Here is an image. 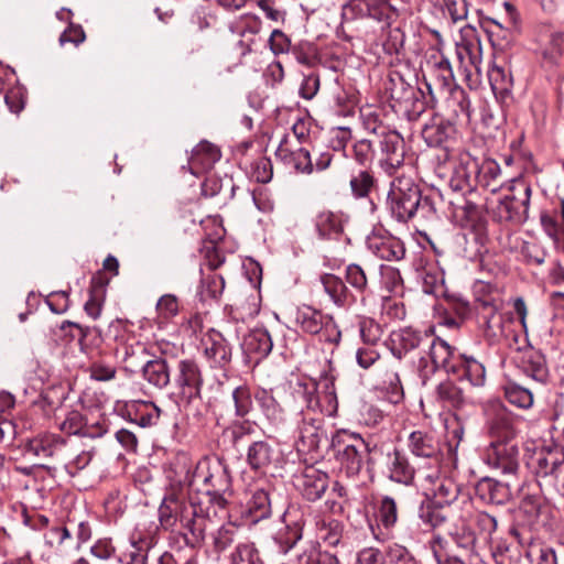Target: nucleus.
<instances>
[{"label": "nucleus", "instance_id": "nucleus-19", "mask_svg": "<svg viewBox=\"0 0 564 564\" xmlns=\"http://www.w3.org/2000/svg\"><path fill=\"white\" fill-rule=\"evenodd\" d=\"M409 0H365L366 15L389 28L405 11Z\"/></svg>", "mask_w": 564, "mask_h": 564}, {"label": "nucleus", "instance_id": "nucleus-26", "mask_svg": "<svg viewBox=\"0 0 564 564\" xmlns=\"http://www.w3.org/2000/svg\"><path fill=\"white\" fill-rule=\"evenodd\" d=\"M304 399L307 408L326 416H335L338 410V400L335 390H305Z\"/></svg>", "mask_w": 564, "mask_h": 564}, {"label": "nucleus", "instance_id": "nucleus-57", "mask_svg": "<svg viewBox=\"0 0 564 564\" xmlns=\"http://www.w3.org/2000/svg\"><path fill=\"white\" fill-rule=\"evenodd\" d=\"M443 11L456 23L468 15L467 0H443Z\"/></svg>", "mask_w": 564, "mask_h": 564}, {"label": "nucleus", "instance_id": "nucleus-59", "mask_svg": "<svg viewBox=\"0 0 564 564\" xmlns=\"http://www.w3.org/2000/svg\"><path fill=\"white\" fill-rule=\"evenodd\" d=\"M291 52L295 59L302 65L311 66L316 57V50L314 45L308 42H301L294 45Z\"/></svg>", "mask_w": 564, "mask_h": 564}, {"label": "nucleus", "instance_id": "nucleus-52", "mask_svg": "<svg viewBox=\"0 0 564 564\" xmlns=\"http://www.w3.org/2000/svg\"><path fill=\"white\" fill-rule=\"evenodd\" d=\"M178 383L183 388H199L202 379L198 368L194 362L182 361L180 364Z\"/></svg>", "mask_w": 564, "mask_h": 564}, {"label": "nucleus", "instance_id": "nucleus-33", "mask_svg": "<svg viewBox=\"0 0 564 564\" xmlns=\"http://www.w3.org/2000/svg\"><path fill=\"white\" fill-rule=\"evenodd\" d=\"M315 227L321 238H336L343 232V216L329 210L321 212L315 218Z\"/></svg>", "mask_w": 564, "mask_h": 564}, {"label": "nucleus", "instance_id": "nucleus-27", "mask_svg": "<svg viewBox=\"0 0 564 564\" xmlns=\"http://www.w3.org/2000/svg\"><path fill=\"white\" fill-rule=\"evenodd\" d=\"M432 76L440 83L442 89H448L454 84V73L449 59L438 48L426 61Z\"/></svg>", "mask_w": 564, "mask_h": 564}, {"label": "nucleus", "instance_id": "nucleus-42", "mask_svg": "<svg viewBox=\"0 0 564 564\" xmlns=\"http://www.w3.org/2000/svg\"><path fill=\"white\" fill-rule=\"evenodd\" d=\"M543 57L555 63L564 54V32L552 30L542 51Z\"/></svg>", "mask_w": 564, "mask_h": 564}, {"label": "nucleus", "instance_id": "nucleus-47", "mask_svg": "<svg viewBox=\"0 0 564 564\" xmlns=\"http://www.w3.org/2000/svg\"><path fill=\"white\" fill-rule=\"evenodd\" d=\"M231 564H263L253 543H242L234 549Z\"/></svg>", "mask_w": 564, "mask_h": 564}, {"label": "nucleus", "instance_id": "nucleus-9", "mask_svg": "<svg viewBox=\"0 0 564 564\" xmlns=\"http://www.w3.org/2000/svg\"><path fill=\"white\" fill-rule=\"evenodd\" d=\"M379 141V164L388 174H393L404 162L405 143L403 137L390 129L382 132Z\"/></svg>", "mask_w": 564, "mask_h": 564}, {"label": "nucleus", "instance_id": "nucleus-60", "mask_svg": "<svg viewBox=\"0 0 564 564\" xmlns=\"http://www.w3.org/2000/svg\"><path fill=\"white\" fill-rule=\"evenodd\" d=\"M508 402L519 409H529L533 404L531 390H505Z\"/></svg>", "mask_w": 564, "mask_h": 564}, {"label": "nucleus", "instance_id": "nucleus-44", "mask_svg": "<svg viewBox=\"0 0 564 564\" xmlns=\"http://www.w3.org/2000/svg\"><path fill=\"white\" fill-rule=\"evenodd\" d=\"M378 520L386 529H391L398 521V507L395 500L390 496H384L378 507Z\"/></svg>", "mask_w": 564, "mask_h": 564}, {"label": "nucleus", "instance_id": "nucleus-54", "mask_svg": "<svg viewBox=\"0 0 564 564\" xmlns=\"http://www.w3.org/2000/svg\"><path fill=\"white\" fill-rule=\"evenodd\" d=\"M462 380H466L474 388L482 387L486 380L485 367L476 360L467 361Z\"/></svg>", "mask_w": 564, "mask_h": 564}, {"label": "nucleus", "instance_id": "nucleus-53", "mask_svg": "<svg viewBox=\"0 0 564 564\" xmlns=\"http://www.w3.org/2000/svg\"><path fill=\"white\" fill-rule=\"evenodd\" d=\"M180 503L175 499H165L159 509L160 523L164 529L175 527L178 518Z\"/></svg>", "mask_w": 564, "mask_h": 564}, {"label": "nucleus", "instance_id": "nucleus-8", "mask_svg": "<svg viewBox=\"0 0 564 564\" xmlns=\"http://www.w3.org/2000/svg\"><path fill=\"white\" fill-rule=\"evenodd\" d=\"M424 346L429 347L431 365H427L424 357L420 358L419 375L422 379L421 383L423 386L427 384L429 375L434 373L440 369H444L447 372L449 369L454 368L449 361L455 352V348L440 337L432 338L430 336L429 341Z\"/></svg>", "mask_w": 564, "mask_h": 564}, {"label": "nucleus", "instance_id": "nucleus-51", "mask_svg": "<svg viewBox=\"0 0 564 564\" xmlns=\"http://www.w3.org/2000/svg\"><path fill=\"white\" fill-rule=\"evenodd\" d=\"M144 377L148 382L156 388H163L169 383V375L165 365L160 361H151L144 367Z\"/></svg>", "mask_w": 564, "mask_h": 564}, {"label": "nucleus", "instance_id": "nucleus-3", "mask_svg": "<svg viewBox=\"0 0 564 564\" xmlns=\"http://www.w3.org/2000/svg\"><path fill=\"white\" fill-rule=\"evenodd\" d=\"M332 448L336 460L348 476L359 475L365 464L368 471L373 469L372 454H378V449H370L361 436L338 432L332 438Z\"/></svg>", "mask_w": 564, "mask_h": 564}, {"label": "nucleus", "instance_id": "nucleus-23", "mask_svg": "<svg viewBox=\"0 0 564 564\" xmlns=\"http://www.w3.org/2000/svg\"><path fill=\"white\" fill-rule=\"evenodd\" d=\"M475 490L482 501L492 505H505L512 496L509 482H501L489 477L481 478L477 482Z\"/></svg>", "mask_w": 564, "mask_h": 564}, {"label": "nucleus", "instance_id": "nucleus-62", "mask_svg": "<svg viewBox=\"0 0 564 564\" xmlns=\"http://www.w3.org/2000/svg\"><path fill=\"white\" fill-rule=\"evenodd\" d=\"M269 45L274 55L284 54L292 50L288 35L278 29L272 31Z\"/></svg>", "mask_w": 564, "mask_h": 564}, {"label": "nucleus", "instance_id": "nucleus-64", "mask_svg": "<svg viewBox=\"0 0 564 564\" xmlns=\"http://www.w3.org/2000/svg\"><path fill=\"white\" fill-rule=\"evenodd\" d=\"M379 358L380 354L375 348V346L365 345L358 348L356 351L357 364L365 369L372 366L377 360H379Z\"/></svg>", "mask_w": 564, "mask_h": 564}, {"label": "nucleus", "instance_id": "nucleus-12", "mask_svg": "<svg viewBox=\"0 0 564 564\" xmlns=\"http://www.w3.org/2000/svg\"><path fill=\"white\" fill-rule=\"evenodd\" d=\"M383 457L382 474L386 475L391 481L412 485L416 474L415 467H413L408 457L398 448L387 451H378Z\"/></svg>", "mask_w": 564, "mask_h": 564}, {"label": "nucleus", "instance_id": "nucleus-49", "mask_svg": "<svg viewBox=\"0 0 564 564\" xmlns=\"http://www.w3.org/2000/svg\"><path fill=\"white\" fill-rule=\"evenodd\" d=\"M359 332L364 345L368 346H376L383 335L381 325L371 318H365L359 323Z\"/></svg>", "mask_w": 564, "mask_h": 564}, {"label": "nucleus", "instance_id": "nucleus-4", "mask_svg": "<svg viewBox=\"0 0 564 564\" xmlns=\"http://www.w3.org/2000/svg\"><path fill=\"white\" fill-rule=\"evenodd\" d=\"M503 194L498 199L495 215L500 221L523 224L529 218L531 186L523 178H513L500 185Z\"/></svg>", "mask_w": 564, "mask_h": 564}, {"label": "nucleus", "instance_id": "nucleus-40", "mask_svg": "<svg viewBox=\"0 0 564 564\" xmlns=\"http://www.w3.org/2000/svg\"><path fill=\"white\" fill-rule=\"evenodd\" d=\"M299 564H340L338 556L321 546H313L299 555Z\"/></svg>", "mask_w": 564, "mask_h": 564}, {"label": "nucleus", "instance_id": "nucleus-6", "mask_svg": "<svg viewBox=\"0 0 564 564\" xmlns=\"http://www.w3.org/2000/svg\"><path fill=\"white\" fill-rule=\"evenodd\" d=\"M296 325L305 333L318 335L319 339L332 345H338L341 338L334 318L311 306H302L295 313Z\"/></svg>", "mask_w": 564, "mask_h": 564}, {"label": "nucleus", "instance_id": "nucleus-2", "mask_svg": "<svg viewBox=\"0 0 564 564\" xmlns=\"http://www.w3.org/2000/svg\"><path fill=\"white\" fill-rule=\"evenodd\" d=\"M214 477H217V482H214V506H217L220 511L219 513L215 511V516L219 521H227L220 524L218 534L214 538V550L229 551L236 547L234 539L239 518L237 513H232L231 478L221 458H218V468H214Z\"/></svg>", "mask_w": 564, "mask_h": 564}, {"label": "nucleus", "instance_id": "nucleus-21", "mask_svg": "<svg viewBox=\"0 0 564 564\" xmlns=\"http://www.w3.org/2000/svg\"><path fill=\"white\" fill-rule=\"evenodd\" d=\"M456 56L468 86L476 87L481 74V48L456 43Z\"/></svg>", "mask_w": 564, "mask_h": 564}, {"label": "nucleus", "instance_id": "nucleus-34", "mask_svg": "<svg viewBox=\"0 0 564 564\" xmlns=\"http://www.w3.org/2000/svg\"><path fill=\"white\" fill-rule=\"evenodd\" d=\"M247 513L251 522H258L271 514V502L269 492L264 489H257L247 503Z\"/></svg>", "mask_w": 564, "mask_h": 564}, {"label": "nucleus", "instance_id": "nucleus-48", "mask_svg": "<svg viewBox=\"0 0 564 564\" xmlns=\"http://www.w3.org/2000/svg\"><path fill=\"white\" fill-rule=\"evenodd\" d=\"M375 185L373 175L367 171H359L356 175H354L350 180V188L356 197H366L370 193Z\"/></svg>", "mask_w": 564, "mask_h": 564}, {"label": "nucleus", "instance_id": "nucleus-25", "mask_svg": "<svg viewBox=\"0 0 564 564\" xmlns=\"http://www.w3.org/2000/svg\"><path fill=\"white\" fill-rule=\"evenodd\" d=\"M482 314L485 325V337L494 343L500 338H509V326L511 318L499 313L496 307L486 305Z\"/></svg>", "mask_w": 564, "mask_h": 564}, {"label": "nucleus", "instance_id": "nucleus-32", "mask_svg": "<svg viewBox=\"0 0 564 564\" xmlns=\"http://www.w3.org/2000/svg\"><path fill=\"white\" fill-rule=\"evenodd\" d=\"M321 283L325 293L335 305L346 306L349 304L351 294L339 276L326 273L321 276Z\"/></svg>", "mask_w": 564, "mask_h": 564}, {"label": "nucleus", "instance_id": "nucleus-18", "mask_svg": "<svg viewBox=\"0 0 564 564\" xmlns=\"http://www.w3.org/2000/svg\"><path fill=\"white\" fill-rule=\"evenodd\" d=\"M408 447L414 456L423 457L431 462L433 475L437 473V466L442 459V452L440 444L432 434L423 431L412 432L409 435Z\"/></svg>", "mask_w": 564, "mask_h": 564}, {"label": "nucleus", "instance_id": "nucleus-1", "mask_svg": "<svg viewBox=\"0 0 564 564\" xmlns=\"http://www.w3.org/2000/svg\"><path fill=\"white\" fill-rule=\"evenodd\" d=\"M388 206L392 217L400 223L416 216L430 219L436 213L433 200L422 196L419 186L410 177H398L391 183Z\"/></svg>", "mask_w": 564, "mask_h": 564}, {"label": "nucleus", "instance_id": "nucleus-29", "mask_svg": "<svg viewBox=\"0 0 564 564\" xmlns=\"http://www.w3.org/2000/svg\"><path fill=\"white\" fill-rule=\"evenodd\" d=\"M109 283V279L104 273L98 272L91 278L89 288V299L85 303L86 313L94 319L98 318L101 312L102 303L106 296V286Z\"/></svg>", "mask_w": 564, "mask_h": 564}, {"label": "nucleus", "instance_id": "nucleus-24", "mask_svg": "<svg viewBox=\"0 0 564 564\" xmlns=\"http://www.w3.org/2000/svg\"><path fill=\"white\" fill-rule=\"evenodd\" d=\"M305 377L308 382H305L304 387L310 383L315 388H334L338 380V371L332 360L325 359L323 362L317 361L308 365Z\"/></svg>", "mask_w": 564, "mask_h": 564}, {"label": "nucleus", "instance_id": "nucleus-10", "mask_svg": "<svg viewBox=\"0 0 564 564\" xmlns=\"http://www.w3.org/2000/svg\"><path fill=\"white\" fill-rule=\"evenodd\" d=\"M519 447L513 442H490L484 459L488 466L502 474L516 475L519 469Z\"/></svg>", "mask_w": 564, "mask_h": 564}, {"label": "nucleus", "instance_id": "nucleus-22", "mask_svg": "<svg viewBox=\"0 0 564 564\" xmlns=\"http://www.w3.org/2000/svg\"><path fill=\"white\" fill-rule=\"evenodd\" d=\"M327 435L318 419H304L299 426V438L296 447L299 452L311 453L317 452L323 440Z\"/></svg>", "mask_w": 564, "mask_h": 564}, {"label": "nucleus", "instance_id": "nucleus-7", "mask_svg": "<svg viewBox=\"0 0 564 564\" xmlns=\"http://www.w3.org/2000/svg\"><path fill=\"white\" fill-rule=\"evenodd\" d=\"M390 97L409 117L410 120L417 119L425 111L429 101L424 98L423 91L408 83L401 77L398 80L391 79Z\"/></svg>", "mask_w": 564, "mask_h": 564}, {"label": "nucleus", "instance_id": "nucleus-16", "mask_svg": "<svg viewBox=\"0 0 564 564\" xmlns=\"http://www.w3.org/2000/svg\"><path fill=\"white\" fill-rule=\"evenodd\" d=\"M456 128L441 116H434L422 129V138L430 147L444 148V160L449 158L448 144L455 138Z\"/></svg>", "mask_w": 564, "mask_h": 564}, {"label": "nucleus", "instance_id": "nucleus-55", "mask_svg": "<svg viewBox=\"0 0 564 564\" xmlns=\"http://www.w3.org/2000/svg\"><path fill=\"white\" fill-rule=\"evenodd\" d=\"M352 158L360 165H368L375 158L372 142L367 139L358 140L352 145Z\"/></svg>", "mask_w": 564, "mask_h": 564}, {"label": "nucleus", "instance_id": "nucleus-20", "mask_svg": "<svg viewBox=\"0 0 564 564\" xmlns=\"http://www.w3.org/2000/svg\"><path fill=\"white\" fill-rule=\"evenodd\" d=\"M275 155L284 163V165L297 173L311 174L314 171L310 151L302 147L292 149L289 145L286 135H284L281 140L275 151Z\"/></svg>", "mask_w": 564, "mask_h": 564}, {"label": "nucleus", "instance_id": "nucleus-46", "mask_svg": "<svg viewBox=\"0 0 564 564\" xmlns=\"http://www.w3.org/2000/svg\"><path fill=\"white\" fill-rule=\"evenodd\" d=\"M321 538L330 546H337L343 538L344 524L338 520H323L319 524Z\"/></svg>", "mask_w": 564, "mask_h": 564}, {"label": "nucleus", "instance_id": "nucleus-36", "mask_svg": "<svg viewBox=\"0 0 564 564\" xmlns=\"http://www.w3.org/2000/svg\"><path fill=\"white\" fill-rule=\"evenodd\" d=\"M478 172L477 177L481 186L487 187L491 193H497L500 186H496V181L501 174L500 165L495 160H485L480 166L473 163V171Z\"/></svg>", "mask_w": 564, "mask_h": 564}, {"label": "nucleus", "instance_id": "nucleus-15", "mask_svg": "<svg viewBox=\"0 0 564 564\" xmlns=\"http://www.w3.org/2000/svg\"><path fill=\"white\" fill-rule=\"evenodd\" d=\"M368 250L386 261H400L405 257L404 242L389 232H373L367 238Z\"/></svg>", "mask_w": 564, "mask_h": 564}, {"label": "nucleus", "instance_id": "nucleus-35", "mask_svg": "<svg viewBox=\"0 0 564 564\" xmlns=\"http://www.w3.org/2000/svg\"><path fill=\"white\" fill-rule=\"evenodd\" d=\"M446 90L448 91L447 107L452 110L453 115L457 118H464L469 122L471 110L470 100L466 91L460 87H451Z\"/></svg>", "mask_w": 564, "mask_h": 564}, {"label": "nucleus", "instance_id": "nucleus-37", "mask_svg": "<svg viewBox=\"0 0 564 564\" xmlns=\"http://www.w3.org/2000/svg\"><path fill=\"white\" fill-rule=\"evenodd\" d=\"M473 525L476 530V532H473L475 536L478 534L486 542H494L492 535L498 525L497 519L494 516L485 511H477L473 517Z\"/></svg>", "mask_w": 564, "mask_h": 564}, {"label": "nucleus", "instance_id": "nucleus-38", "mask_svg": "<svg viewBox=\"0 0 564 564\" xmlns=\"http://www.w3.org/2000/svg\"><path fill=\"white\" fill-rule=\"evenodd\" d=\"M521 499L520 509L530 517H538L540 514L543 498L538 491L531 492L529 485H522L518 489Z\"/></svg>", "mask_w": 564, "mask_h": 564}, {"label": "nucleus", "instance_id": "nucleus-63", "mask_svg": "<svg viewBox=\"0 0 564 564\" xmlns=\"http://www.w3.org/2000/svg\"><path fill=\"white\" fill-rule=\"evenodd\" d=\"M362 121L365 129L378 138L382 135V132L390 130L389 127L382 124V122L379 120V115L376 111L364 112Z\"/></svg>", "mask_w": 564, "mask_h": 564}, {"label": "nucleus", "instance_id": "nucleus-50", "mask_svg": "<svg viewBox=\"0 0 564 564\" xmlns=\"http://www.w3.org/2000/svg\"><path fill=\"white\" fill-rule=\"evenodd\" d=\"M347 282L360 295L364 296L368 289V280L365 270L356 263L346 267L345 273Z\"/></svg>", "mask_w": 564, "mask_h": 564}, {"label": "nucleus", "instance_id": "nucleus-45", "mask_svg": "<svg viewBox=\"0 0 564 564\" xmlns=\"http://www.w3.org/2000/svg\"><path fill=\"white\" fill-rule=\"evenodd\" d=\"M248 462L253 469H261L271 462V451L267 443L256 442L248 451Z\"/></svg>", "mask_w": 564, "mask_h": 564}, {"label": "nucleus", "instance_id": "nucleus-17", "mask_svg": "<svg viewBox=\"0 0 564 564\" xmlns=\"http://www.w3.org/2000/svg\"><path fill=\"white\" fill-rule=\"evenodd\" d=\"M487 414V429L491 442H513L517 431L510 413L500 404H492Z\"/></svg>", "mask_w": 564, "mask_h": 564}, {"label": "nucleus", "instance_id": "nucleus-28", "mask_svg": "<svg viewBox=\"0 0 564 564\" xmlns=\"http://www.w3.org/2000/svg\"><path fill=\"white\" fill-rule=\"evenodd\" d=\"M273 343L267 329L256 328L243 339L242 348L246 354L261 359L272 350Z\"/></svg>", "mask_w": 564, "mask_h": 564}, {"label": "nucleus", "instance_id": "nucleus-11", "mask_svg": "<svg viewBox=\"0 0 564 564\" xmlns=\"http://www.w3.org/2000/svg\"><path fill=\"white\" fill-rule=\"evenodd\" d=\"M293 484L307 501H316L323 497L329 486L327 473L314 467L305 466L293 477Z\"/></svg>", "mask_w": 564, "mask_h": 564}, {"label": "nucleus", "instance_id": "nucleus-41", "mask_svg": "<svg viewBox=\"0 0 564 564\" xmlns=\"http://www.w3.org/2000/svg\"><path fill=\"white\" fill-rule=\"evenodd\" d=\"M419 517L423 523L432 529L441 527L447 520V516L443 512V506L435 501L422 505Z\"/></svg>", "mask_w": 564, "mask_h": 564}, {"label": "nucleus", "instance_id": "nucleus-58", "mask_svg": "<svg viewBox=\"0 0 564 564\" xmlns=\"http://www.w3.org/2000/svg\"><path fill=\"white\" fill-rule=\"evenodd\" d=\"M388 564H417L413 554L402 545L390 546L387 551Z\"/></svg>", "mask_w": 564, "mask_h": 564}, {"label": "nucleus", "instance_id": "nucleus-30", "mask_svg": "<svg viewBox=\"0 0 564 564\" xmlns=\"http://www.w3.org/2000/svg\"><path fill=\"white\" fill-rule=\"evenodd\" d=\"M488 80L494 95L506 100L512 90L513 80L510 70L507 67L494 64L488 69Z\"/></svg>", "mask_w": 564, "mask_h": 564}, {"label": "nucleus", "instance_id": "nucleus-14", "mask_svg": "<svg viewBox=\"0 0 564 564\" xmlns=\"http://www.w3.org/2000/svg\"><path fill=\"white\" fill-rule=\"evenodd\" d=\"M430 339V335L422 334L411 327L393 330L387 341V346L397 359H402L409 354L420 349Z\"/></svg>", "mask_w": 564, "mask_h": 564}, {"label": "nucleus", "instance_id": "nucleus-39", "mask_svg": "<svg viewBox=\"0 0 564 564\" xmlns=\"http://www.w3.org/2000/svg\"><path fill=\"white\" fill-rule=\"evenodd\" d=\"M436 482L437 486L435 489H433L434 496L436 498V500H434L435 502L444 506L451 505L457 500L460 492V486L458 484H456L451 478H440V480Z\"/></svg>", "mask_w": 564, "mask_h": 564}, {"label": "nucleus", "instance_id": "nucleus-13", "mask_svg": "<svg viewBox=\"0 0 564 564\" xmlns=\"http://www.w3.org/2000/svg\"><path fill=\"white\" fill-rule=\"evenodd\" d=\"M530 464L535 476L550 485L564 474V457L556 451L541 448L534 452Z\"/></svg>", "mask_w": 564, "mask_h": 564}, {"label": "nucleus", "instance_id": "nucleus-43", "mask_svg": "<svg viewBox=\"0 0 564 564\" xmlns=\"http://www.w3.org/2000/svg\"><path fill=\"white\" fill-rule=\"evenodd\" d=\"M189 167L193 174L208 171L212 167V152L208 142L198 144L191 156Z\"/></svg>", "mask_w": 564, "mask_h": 564}, {"label": "nucleus", "instance_id": "nucleus-56", "mask_svg": "<svg viewBox=\"0 0 564 564\" xmlns=\"http://www.w3.org/2000/svg\"><path fill=\"white\" fill-rule=\"evenodd\" d=\"M314 128V120L306 116L297 118L292 126V132L300 143H311Z\"/></svg>", "mask_w": 564, "mask_h": 564}, {"label": "nucleus", "instance_id": "nucleus-61", "mask_svg": "<svg viewBox=\"0 0 564 564\" xmlns=\"http://www.w3.org/2000/svg\"><path fill=\"white\" fill-rule=\"evenodd\" d=\"M84 426V416L78 411L69 412L59 425L61 430L68 435H76L82 433Z\"/></svg>", "mask_w": 564, "mask_h": 564}, {"label": "nucleus", "instance_id": "nucleus-5", "mask_svg": "<svg viewBox=\"0 0 564 564\" xmlns=\"http://www.w3.org/2000/svg\"><path fill=\"white\" fill-rule=\"evenodd\" d=\"M474 543V533L464 531L462 534H451L449 539L435 534L429 541V546L437 564H466V556Z\"/></svg>", "mask_w": 564, "mask_h": 564}, {"label": "nucleus", "instance_id": "nucleus-31", "mask_svg": "<svg viewBox=\"0 0 564 564\" xmlns=\"http://www.w3.org/2000/svg\"><path fill=\"white\" fill-rule=\"evenodd\" d=\"M64 441L54 434H42L30 440L25 446L26 453L39 459L52 457L57 447L62 446Z\"/></svg>", "mask_w": 564, "mask_h": 564}]
</instances>
